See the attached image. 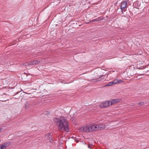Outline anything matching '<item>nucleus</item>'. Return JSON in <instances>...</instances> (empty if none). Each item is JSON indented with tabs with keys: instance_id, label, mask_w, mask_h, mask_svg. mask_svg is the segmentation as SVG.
Listing matches in <instances>:
<instances>
[{
	"instance_id": "obj_5",
	"label": "nucleus",
	"mask_w": 149,
	"mask_h": 149,
	"mask_svg": "<svg viewBox=\"0 0 149 149\" xmlns=\"http://www.w3.org/2000/svg\"><path fill=\"white\" fill-rule=\"evenodd\" d=\"M134 5L135 8L138 9H141L144 8L143 7H142V5L139 1H136L135 2Z\"/></svg>"
},
{
	"instance_id": "obj_25",
	"label": "nucleus",
	"mask_w": 149,
	"mask_h": 149,
	"mask_svg": "<svg viewBox=\"0 0 149 149\" xmlns=\"http://www.w3.org/2000/svg\"><path fill=\"white\" fill-rule=\"evenodd\" d=\"M147 71H149V70H148ZM147 75H149V73H148Z\"/></svg>"
},
{
	"instance_id": "obj_1",
	"label": "nucleus",
	"mask_w": 149,
	"mask_h": 149,
	"mask_svg": "<svg viewBox=\"0 0 149 149\" xmlns=\"http://www.w3.org/2000/svg\"><path fill=\"white\" fill-rule=\"evenodd\" d=\"M54 121L56 123L58 126V129L59 131L61 132L64 130L67 132L69 131L68 123L65 118H60V119L55 118L54 119Z\"/></svg>"
},
{
	"instance_id": "obj_4",
	"label": "nucleus",
	"mask_w": 149,
	"mask_h": 149,
	"mask_svg": "<svg viewBox=\"0 0 149 149\" xmlns=\"http://www.w3.org/2000/svg\"><path fill=\"white\" fill-rule=\"evenodd\" d=\"M110 103L109 101H108L107 102H104L101 103L100 105V107L101 108H104L106 107H107L108 106H110Z\"/></svg>"
},
{
	"instance_id": "obj_9",
	"label": "nucleus",
	"mask_w": 149,
	"mask_h": 149,
	"mask_svg": "<svg viewBox=\"0 0 149 149\" xmlns=\"http://www.w3.org/2000/svg\"><path fill=\"white\" fill-rule=\"evenodd\" d=\"M127 2L124 1L122 2L120 6V8L122 10H123L127 7Z\"/></svg>"
},
{
	"instance_id": "obj_24",
	"label": "nucleus",
	"mask_w": 149,
	"mask_h": 149,
	"mask_svg": "<svg viewBox=\"0 0 149 149\" xmlns=\"http://www.w3.org/2000/svg\"><path fill=\"white\" fill-rule=\"evenodd\" d=\"M88 148H90V146H89V145H88Z\"/></svg>"
},
{
	"instance_id": "obj_26",
	"label": "nucleus",
	"mask_w": 149,
	"mask_h": 149,
	"mask_svg": "<svg viewBox=\"0 0 149 149\" xmlns=\"http://www.w3.org/2000/svg\"><path fill=\"white\" fill-rule=\"evenodd\" d=\"M0 149H1V148H0Z\"/></svg>"
},
{
	"instance_id": "obj_18",
	"label": "nucleus",
	"mask_w": 149,
	"mask_h": 149,
	"mask_svg": "<svg viewBox=\"0 0 149 149\" xmlns=\"http://www.w3.org/2000/svg\"><path fill=\"white\" fill-rule=\"evenodd\" d=\"M1 97H2V96H0V101L2 102H5L6 101V100H4L3 99L1 98Z\"/></svg>"
},
{
	"instance_id": "obj_17",
	"label": "nucleus",
	"mask_w": 149,
	"mask_h": 149,
	"mask_svg": "<svg viewBox=\"0 0 149 149\" xmlns=\"http://www.w3.org/2000/svg\"><path fill=\"white\" fill-rule=\"evenodd\" d=\"M137 104L140 106H142L144 104V102H141L139 103H137Z\"/></svg>"
},
{
	"instance_id": "obj_15",
	"label": "nucleus",
	"mask_w": 149,
	"mask_h": 149,
	"mask_svg": "<svg viewBox=\"0 0 149 149\" xmlns=\"http://www.w3.org/2000/svg\"><path fill=\"white\" fill-rule=\"evenodd\" d=\"M0 148L1 149H6V146H5L3 143L1 145Z\"/></svg>"
},
{
	"instance_id": "obj_13",
	"label": "nucleus",
	"mask_w": 149,
	"mask_h": 149,
	"mask_svg": "<svg viewBox=\"0 0 149 149\" xmlns=\"http://www.w3.org/2000/svg\"><path fill=\"white\" fill-rule=\"evenodd\" d=\"M121 81H122L121 80H118V79H115L113 81V84H116Z\"/></svg>"
},
{
	"instance_id": "obj_16",
	"label": "nucleus",
	"mask_w": 149,
	"mask_h": 149,
	"mask_svg": "<svg viewBox=\"0 0 149 149\" xmlns=\"http://www.w3.org/2000/svg\"><path fill=\"white\" fill-rule=\"evenodd\" d=\"M113 82H109V83H108V84H107V85H106L105 86H111L113 84Z\"/></svg>"
},
{
	"instance_id": "obj_20",
	"label": "nucleus",
	"mask_w": 149,
	"mask_h": 149,
	"mask_svg": "<svg viewBox=\"0 0 149 149\" xmlns=\"http://www.w3.org/2000/svg\"><path fill=\"white\" fill-rule=\"evenodd\" d=\"M104 76L103 75H101L98 78V81H100V80L101 79H100V78L101 77H104Z\"/></svg>"
},
{
	"instance_id": "obj_2",
	"label": "nucleus",
	"mask_w": 149,
	"mask_h": 149,
	"mask_svg": "<svg viewBox=\"0 0 149 149\" xmlns=\"http://www.w3.org/2000/svg\"><path fill=\"white\" fill-rule=\"evenodd\" d=\"M35 102L34 100L32 99H30L25 102L24 105L25 108L26 109H27L28 107H31V106L35 105Z\"/></svg>"
},
{
	"instance_id": "obj_6",
	"label": "nucleus",
	"mask_w": 149,
	"mask_h": 149,
	"mask_svg": "<svg viewBox=\"0 0 149 149\" xmlns=\"http://www.w3.org/2000/svg\"><path fill=\"white\" fill-rule=\"evenodd\" d=\"M91 132L93 131L94 130H97V124H92L90 125Z\"/></svg>"
},
{
	"instance_id": "obj_10",
	"label": "nucleus",
	"mask_w": 149,
	"mask_h": 149,
	"mask_svg": "<svg viewBox=\"0 0 149 149\" xmlns=\"http://www.w3.org/2000/svg\"><path fill=\"white\" fill-rule=\"evenodd\" d=\"M98 130H102L105 128V125L104 124H97Z\"/></svg>"
},
{
	"instance_id": "obj_12",
	"label": "nucleus",
	"mask_w": 149,
	"mask_h": 149,
	"mask_svg": "<svg viewBox=\"0 0 149 149\" xmlns=\"http://www.w3.org/2000/svg\"><path fill=\"white\" fill-rule=\"evenodd\" d=\"M4 145L6 146V147L7 148V147L10 146L11 144V142L10 141H8L3 143Z\"/></svg>"
},
{
	"instance_id": "obj_22",
	"label": "nucleus",
	"mask_w": 149,
	"mask_h": 149,
	"mask_svg": "<svg viewBox=\"0 0 149 149\" xmlns=\"http://www.w3.org/2000/svg\"><path fill=\"white\" fill-rule=\"evenodd\" d=\"M19 97H14L13 98H15V99H18L19 98Z\"/></svg>"
},
{
	"instance_id": "obj_21",
	"label": "nucleus",
	"mask_w": 149,
	"mask_h": 149,
	"mask_svg": "<svg viewBox=\"0 0 149 149\" xmlns=\"http://www.w3.org/2000/svg\"><path fill=\"white\" fill-rule=\"evenodd\" d=\"M148 70H149V69H148V68L147 69H145V72L146 73H148V72H149V71H147Z\"/></svg>"
},
{
	"instance_id": "obj_11",
	"label": "nucleus",
	"mask_w": 149,
	"mask_h": 149,
	"mask_svg": "<svg viewBox=\"0 0 149 149\" xmlns=\"http://www.w3.org/2000/svg\"><path fill=\"white\" fill-rule=\"evenodd\" d=\"M31 65H36L40 63V61L38 60H33L30 61Z\"/></svg>"
},
{
	"instance_id": "obj_23",
	"label": "nucleus",
	"mask_w": 149,
	"mask_h": 149,
	"mask_svg": "<svg viewBox=\"0 0 149 149\" xmlns=\"http://www.w3.org/2000/svg\"><path fill=\"white\" fill-rule=\"evenodd\" d=\"M20 92H17L15 93V94H18Z\"/></svg>"
},
{
	"instance_id": "obj_14",
	"label": "nucleus",
	"mask_w": 149,
	"mask_h": 149,
	"mask_svg": "<svg viewBox=\"0 0 149 149\" xmlns=\"http://www.w3.org/2000/svg\"><path fill=\"white\" fill-rule=\"evenodd\" d=\"M24 65H25L26 66H27L28 65H31V64L30 61L25 63L24 64Z\"/></svg>"
},
{
	"instance_id": "obj_7",
	"label": "nucleus",
	"mask_w": 149,
	"mask_h": 149,
	"mask_svg": "<svg viewBox=\"0 0 149 149\" xmlns=\"http://www.w3.org/2000/svg\"><path fill=\"white\" fill-rule=\"evenodd\" d=\"M120 100V99H119L118 98L115 99L113 100H112L110 101H109L110 103V105L111 106L112 104L117 103L119 102Z\"/></svg>"
},
{
	"instance_id": "obj_3",
	"label": "nucleus",
	"mask_w": 149,
	"mask_h": 149,
	"mask_svg": "<svg viewBox=\"0 0 149 149\" xmlns=\"http://www.w3.org/2000/svg\"><path fill=\"white\" fill-rule=\"evenodd\" d=\"M80 131L86 132H91L90 128L89 125H86L83 127H81L79 129Z\"/></svg>"
},
{
	"instance_id": "obj_19",
	"label": "nucleus",
	"mask_w": 149,
	"mask_h": 149,
	"mask_svg": "<svg viewBox=\"0 0 149 149\" xmlns=\"http://www.w3.org/2000/svg\"><path fill=\"white\" fill-rule=\"evenodd\" d=\"M98 21V20H97V19H95L92 20H91V22H95V21L97 22Z\"/></svg>"
},
{
	"instance_id": "obj_8",
	"label": "nucleus",
	"mask_w": 149,
	"mask_h": 149,
	"mask_svg": "<svg viewBox=\"0 0 149 149\" xmlns=\"http://www.w3.org/2000/svg\"><path fill=\"white\" fill-rule=\"evenodd\" d=\"M51 134H50L49 133H47L46 134L45 137L47 138V140L49 141L50 142H53V140L52 139V137Z\"/></svg>"
}]
</instances>
